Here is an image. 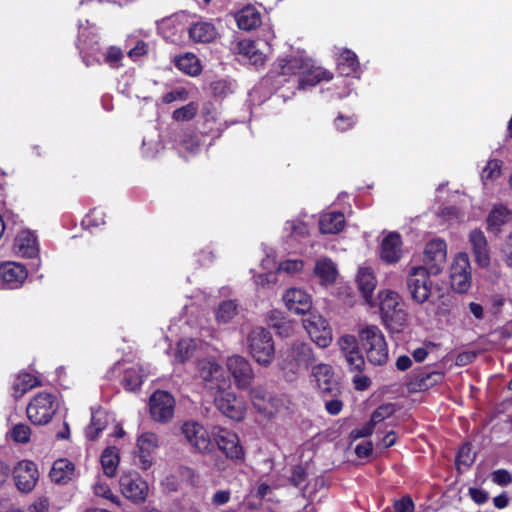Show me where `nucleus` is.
I'll list each match as a JSON object with an SVG mask.
<instances>
[{
    "label": "nucleus",
    "instance_id": "obj_21",
    "mask_svg": "<svg viewBox=\"0 0 512 512\" xmlns=\"http://www.w3.org/2000/svg\"><path fill=\"white\" fill-rule=\"evenodd\" d=\"M27 275L25 266L21 264L6 262L0 265V281L9 289L18 288L27 278Z\"/></svg>",
    "mask_w": 512,
    "mask_h": 512
},
{
    "label": "nucleus",
    "instance_id": "obj_57",
    "mask_svg": "<svg viewBox=\"0 0 512 512\" xmlns=\"http://www.w3.org/2000/svg\"><path fill=\"white\" fill-rule=\"evenodd\" d=\"M374 428H375V425L372 423L371 420H369L361 428L353 429L350 432V438L352 440H357L360 438H365V437L371 436L374 431Z\"/></svg>",
    "mask_w": 512,
    "mask_h": 512
},
{
    "label": "nucleus",
    "instance_id": "obj_14",
    "mask_svg": "<svg viewBox=\"0 0 512 512\" xmlns=\"http://www.w3.org/2000/svg\"><path fill=\"white\" fill-rule=\"evenodd\" d=\"M213 440L227 459L235 462L244 459V449L236 433L226 429H220L213 434Z\"/></svg>",
    "mask_w": 512,
    "mask_h": 512
},
{
    "label": "nucleus",
    "instance_id": "obj_47",
    "mask_svg": "<svg viewBox=\"0 0 512 512\" xmlns=\"http://www.w3.org/2000/svg\"><path fill=\"white\" fill-rule=\"evenodd\" d=\"M333 374V368L328 364H318L314 366L312 376L316 382V388L318 389L323 383L328 381Z\"/></svg>",
    "mask_w": 512,
    "mask_h": 512
},
{
    "label": "nucleus",
    "instance_id": "obj_28",
    "mask_svg": "<svg viewBox=\"0 0 512 512\" xmlns=\"http://www.w3.org/2000/svg\"><path fill=\"white\" fill-rule=\"evenodd\" d=\"M199 377L204 381L206 387L214 389L218 386L216 383L222 375V367L211 359H201L197 364Z\"/></svg>",
    "mask_w": 512,
    "mask_h": 512
},
{
    "label": "nucleus",
    "instance_id": "obj_40",
    "mask_svg": "<svg viewBox=\"0 0 512 512\" xmlns=\"http://www.w3.org/2000/svg\"><path fill=\"white\" fill-rule=\"evenodd\" d=\"M106 426L107 420L102 413H92L91 421L85 429V437L89 441L97 440Z\"/></svg>",
    "mask_w": 512,
    "mask_h": 512
},
{
    "label": "nucleus",
    "instance_id": "obj_62",
    "mask_svg": "<svg viewBox=\"0 0 512 512\" xmlns=\"http://www.w3.org/2000/svg\"><path fill=\"white\" fill-rule=\"evenodd\" d=\"M469 495L471 499L477 504H484L489 499L488 493L480 488H469Z\"/></svg>",
    "mask_w": 512,
    "mask_h": 512
},
{
    "label": "nucleus",
    "instance_id": "obj_51",
    "mask_svg": "<svg viewBox=\"0 0 512 512\" xmlns=\"http://www.w3.org/2000/svg\"><path fill=\"white\" fill-rule=\"evenodd\" d=\"M394 404L388 403L379 406L371 415L370 420L376 426L378 423L391 417L395 413Z\"/></svg>",
    "mask_w": 512,
    "mask_h": 512
},
{
    "label": "nucleus",
    "instance_id": "obj_56",
    "mask_svg": "<svg viewBox=\"0 0 512 512\" xmlns=\"http://www.w3.org/2000/svg\"><path fill=\"white\" fill-rule=\"evenodd\" d=\"M393 508L395 512H414L415 505L412 498L408 495L394 501Z\"/></svg>",
    "mask_w": 512,
    "mask_h": 512
},
{
    "label": "nucleus",
    "instance_id": "obj_61",
    "mask_svg": "<svg viewBox=\"0 0 512 512\" xmlns=\"http://www.w3.org/2000/svg\"><path fill=\"white\" fill-rule=\"evenodd\" d=\"M354 123L355 121L352 116H345L343 114H339L335 119V126L341 132L347 131L348 129L352 128Z\"/></svg>",
    "mask_w": 512,
    "mask_h": 512
},
{
    "label": "nucleus",
    "instance_id": "obj_36",
    "mask_svg": "<svg viewBox=\"0 0 512 512\" xmlns=\"http://www.w3.org/2000/svg\"><path fill=\"white\" fill-rule=\"evenodd\" d=\"M40 385L41 381L38 377L28 372H21L12 384L13 396L15 399L21 398L26 392Z\"/></svg>",
    "mask_w": 512,
    "mask_h": 512
},
{
    "label": "nucleus",
    "instance_id": "obj_9",
    "mask_svg": "<svg viewBox=\"0 0 512 512\" xmlns=\"http://www.w3.org/2000/svg\"><path fill=\"white\" fill-rule=\"evenodd\" d=\"M76 47L87 67L101 64L102 50L97 34L84 29L77 38Z\"/></svg>",
    "mask_w": 512,
    "mask_h": 512
},
{
    "label": "nucleus",
    "instance_id": "obj_18",
    "mask_svg": "<svg viewBox=\"0 0 512 512\" xmlns=\"http://www.w3.org/2000/svg\"><path fill=\"white\" fill-rule=\"evenodd\" d=\"M333 77V72L321 66H316L310 59H306L305 68L302 70L301 77L298 78L297 88L299 90H305L307 88L314 87L323 81L329 82Z\"/></svg>",
    "mask_w": 512,
    "mask_h": 512
},
{
    "label": "nucleus",
    "instance_id": "obj_60",
    "mask_svg": "<svg viewBox=\"0 0 512 512\" xmlns=\"http://www.w3.org/2000/svg\"><path fill=\"white\" fill-rule=\"evenodd\" d=\"M306 477V470L301 465H297L292 470L291 476L289 477V482L291 485L299 487L306 480Z\"/></svg>",
    "mask_w": 512,
    "mask_h": 512
},
{
    "label": "nucleus",
    "instance_id": "obj_26",
    "mask_svg": "<svg viewBox=\"0 0 512 512\" xmlns=\"http://www.w3.org/2000/svg\"><path fill=\"white\" fill-rule=\"evenodd\" d=\"M13 250L20 257H36L39 252L36 236L30 231H21L14 240Z\"/></svg>",
    "mask_w": 512,
    "mask_h": 512
},
{
    "label": "nucleus",
    "instance_id": "obj_5",
    "mask_svg": "<svg viewBox=\"0 0 512 512\" xmlns=\"http://www.w3.org/2000/svg\"><path fill=\"white\" fill-rule=\"evenodd\" d=\"M247 346L250 355L258 364L266 367L272 363L275 346L272 334L268 330L262 327L254 328L248 334Z\"/></svg>",
    "mask_w": 512,
    "mask_h": 512
},
{
    "label": "nucleus",
    "instance_id": "obj_19",
    "mask_svg": "<svg viewBox=\"0 0 512 512\" xmlns=\"http://www.w3.org/2000/svg\"><path fill=\"white\" fill-rule=\"evenodd\" d=\"M186 440L199 452L205 453L212 450V440L206 429L197 422H185L181 428Z\"/></svg>",
    "mask_w": 512,
    "mask_h": 512
},
{
    "label": "nucleus",
    "instance_id": "obj_12",
    "mask_svg": "<svg viewBox=\"0 0 512 512\" xmlns=\"http://www.w3.org/2000/svg\"><path fill=\"white\" fill-rule=\"evenodd\" d=\"M341 355L345 358L350 372L363 373L365 359L359 350V342L354 335L346 334L339 338Z\"/></svg>",
    "mask_w": 512,
    "mask_h": 512
},
{
    "label": "nucleus",
    "instance_id": "obj_54",
    "mask_svg": "<svg viewBox=\"0 0 512 512\" xmlns=\"http://www.w3.org/2000/svg\"><path fill=\"white\" fill-rule=\"evenodd\" d=\"M94 493L96 496L103 497L107 500H109L111 503L119 506V498L116 496L110 487L107 484L104 483H97L94 486Z\"/></svg>",
    "mask_w": 512,
    "mask_h": 512
},
{
    "label": "nucleus",
    "instance_id": "obj_63",
    "mask_svg": "<svg viewBox=\"0 0 512 512\" xmlns=\"http://www.w3.org/2000/svg\"><path fill=\"white\" fill-rule=\"evenodd\" d=\"M49 509V500L46 497L38 498L29 506L30 512H47Z\"/></svg>",
    "mask_w": 512,
    "mask_h": 512
},
{
    "label": "nucleus",
    "instance_id": "obj_2",
    "mask_svg": "<svg viewBox=\"0 0 512 512\" xmlns=\"http://www.w3.org/2000/svg\"><path fill=\"white\" fill-rule=\"evenodd\" d=\"M379 308L382 321L391 332H400L407 322V313L402 307L401 296L392 290L379 293Z\"/></svg>",
    "mask_w": 512,
    "mask_h": 512
},
{
    "label": "nucleus",
    "instance_id": "obj_22",
    "mask_svg": "<svg viewBox=\"0 0 512 512\" xmlns=\"http://www.w3.org/2000/svg\"><path fill=\"white\" fill-rule=\"evenodd\" d=\"M305 60L306 58L302 57L279 58L270 70V77L277 78L297 75L299 78L303 68H305Z\"/></svg>",
    "mask_w": 512,
    "mask_h": 512
},
{
    "label": "nucleus",
    "instance_id": "obj_29",
    "mask_svg": "<svg viewBox=\"0 0 512 512\" xmlns=\"http://www.w3.org/2000/svg\"><path fill=\"white\" fill-rule=\"evenodd\" d=\"M189 37L195 43H211L213 42L217 35V29L211 22L199 21L193 23L189 30Z\"/></svg>",
    "mask_w": 512,
    "mask_h": 512
},
{
    "label": "nucleus",
    "instance_id": "obj_52",
    "mask_svg": "<svg viewBox=\"0 0 512 512\" xmlns=\"http://www.w3.org/2000/svg\"><path fill=\"white\" fill-rule=\"evenodd\" d=\"M102 56H104V62L111 68H118L124 57L122 50L116 46H110L106 53L102 52Z\"/></svg>",
    "mask_w": 512,
    "mask_h": 512
},
{
    "label": "nucleus",
    "instance_id": "obj_34",
    "mask_svg": "<svg viewBox=\"0 0 512 512\" xmlns=\"http://www.w3.org/2000/svg\"><path fill=\"white\" fill-rule=\"evenodd\" d=\"M345 225V217L342 212H329L320 217L319 229L322 234H338Z\"/></svg>",
    "mask_w": 512,
    "mask_h": 512
},
{
    "label": "nucleus",
    "instance_id": "obj_1",
    "mask_svg": "<svg viewBox=\"0 0 512 512\" xmlns=\"http://www.w3.org/2000/svg\"><path fill=\"white\" fill-rule=\"evenodd\" d=\"M315 362L310 344L295 341L281 355L279 367L288 381L295 379L301 370H306Z\"/></svg>",
    "mask_w": 512,
    "mask_h": 512
},
{
    "label": "nucleus",
    "instance_id": "obj_58",
    "mask_svg": "<svg viewBox=\"0 0 512 512\" xmlns=\"http://www.w3.org/2000/svg\"><path fill=\"white\" fill-rule=\"evenodd\" d=\"M492 481L499 486H507L512 482V475L506 469H498L492 472Z\"/></svg>",
    "mask_w": 512,
    "mask_h": 512
},
{
    "label": "nucleus",
    "instance_id": "obj_43",
    "mask_svg": "<svg viewBox=\"0 0 512 512\" xmlns=\"http://www.w3.org/2000/svg\"><path fill=\"white\" fill-rule=\"evenodd\" d=\"M142 383H143L142 376L136 369L129 368V369L125 370L122 380H121V384L125 390L136 391L137 389L140 388Z\"/></svg>",
    "mask_w": 512,
    "mask_h": 512
},
{
    "label": "nucleus",
    "instance_id": "obj_11",
    "mask_svg": "<svg viewBox=\"0 0 512 512\" xmlns=\"http://www.w3.org/2000/svg\"><path fill=\"white\" fill-rule=\"evenodd\" d=\"M451 287L457 293H465L471 287V266L468 255L459 253L450 267Z\"/></svg>",
    "mask_w": 512,
    "mask_h": 512
},
{
    "label": "nucleus",
    "instance_id": "obj_33",
    "mask_svg": "<svg viewBox=\"0 0 512 512\" xmlns=\"http://www.w3.org/2000/svg\"><path fill=\"white\" fill-rule=\"evenodd\" d=\"M356 281L365 302L370 306H374L373 292L377 282L373 273L367 268L360 269Z\"/></svg>",
    "mask_w": 512,
    "mask_h": 512
},
{
    "label": "nucleus",
    "instance_id": "obj_31",
    "mask_svg": "<svg viewBox=\"0 0 512 512\" xmlns=\"http://www.w3.org/2000/svg\"><path fill=\"white\" fill-rule=\"evenodd\" d=\"M237 26L241 30H254L261 24L260 12L251 5L243 7L235 14Z\"/></svg>",
    "mask_w": 512,
    "mask_h": 512
},
{
    "label": "nucleus",
    "instance_id": "obj_4",
    "mask_svg": "<svg viewBox=\"0 0 512 512\" xmlns=\"http://www.w3.org/2000/svg\"><path fill=\"white\" fill-rule=\"evenodd\" d=\"M430 270L424 266H412L409 268L405 284L412 302L422 305L426 303L432 295L433 281Z\"/></svg>",
    "mask_w": 512,
    "mask_h": 512
},
{
    "label": "nucleus",
    "instance_id": "obj_15",
    "mask_svg": "<svg viewBox=\"0 0 512 512\" xmlns=\"http://www.w3.org/2000/svg\"><path fill=\"white\" fill-rule=\"evenodd\" d=\"M303 326L311 340L319 347L326 348L331 344L332 329L321 315L310 314L309 318L303 320Z\"/></svg>",
    "mask_w": 512,
    "mask_h": 512
},
{
    "label": "nucleus",
    "instance_id": "obj_41",
    "mask_svg": "<svg viewBox=\"0 0 512 512\" xmlns=\"http://www.w3.org/2000/svg\"><path fill=\"white\" fill-rule=\"evenodd\" d=\"M202 117L204 119L202 133L206 134V135H210L213 138L219 137V135H220L219 127H216V128L213 127V125L216 124L217 119H216L215 113L213 112L211 104H206L203 107Z\"/></svg>",
    "mask_w": 512,
    "mask_h": 512
},
{
    "label": "nucleus",
    "instance_id": "obj_59",
    "mask_svg": "<svg viewBox=\"0 0 512 512\" xmlns=\"http://www.w3.org/2000/svg\"><path fill=\"white\" fill-rule=\"evenodd\" d=\"M188 97V92L185 88H179L168 93H165L162 96V102L164 104H170L176 100H186Z\"/></svg>",
    "mask_w": 512,
    "mask_h": 512
},
{
    "label": "nucleus",
    "instance_id": "obj_42",
    "mask_svg": "<svg viewBox=\"0 0 512 512\" xmlns=\"http://www.w3.org/2000/svg\"><path fill=\"white\" fill-rule=\"evenodd\" d=\"M238 311L237 303L234 300L223 301L216 312V320L218 323H228Z\"/></svg>",
    "mask_w": 512,
    "mask_h": 512
},
{
    "label": "nucleus",
    "instance_id": "obj_35",
    "mask_svg": "<svg viewBox=\"0 0 512 512\" xmlns=\"http://www.w3.org/2000/svg\"><path fill=\"white\" fill-rule=\"evenodd\" d=\"M174 65L178 70L192 77L198 76L202 72L200 60L194 53L188 52L176 56Z\"/></svg>",
    "mask_w": 512,
    "mask_h": 512
},
{
    "label": "nucleus",
    "instance_id": "obj_46",
    "mask_svg": "<svg viewBox=\"0 0 512 512\" xmlns=\"http://www.w3.org/2000/svg\"><path fill=\"white\" fill-rule=\"evenodd\" d=\"M198 112V105L194 102H190L187 105H184L172 113V118L175 121H190L192 120Z\"/></svg>",
    "mask_w": 512,
    "mask_h": 512
},
{
    "label": "nucleus",
    "instance_id": "obj_10",
    "mask_svg": "<svg viewBox=\"0 0 512 512\" xmlns=\"http://www.w3.org/2000/svg\"><path fill=\"white\" fill-rule=\"evenodd\" d=\"M119 485L122 494L135 504L144 503L149 487L137 472H125L120 476Z\"/></svg>",
    "mask_w": 512,
    "mask_h": 512
},
{
    "label": "nucleus",
    "instance_id": "obj_44",
    "mask_svg": "<svg viewBox=\"0 0 512 512\" xmlns=\"http://www.w3.org/2000/svg\"><path fill=\"white\" fill-rule=\"evenodd\" d=\"M317 392L320 397L341 396L342 387L335 374H333L328 381L317 389Z\"/></svg>",
    "mask_w": 512,
    "mask_h": 512
},
{
    "label": "nucleus",
    "instance_id": "obj_7",
    "mask_svg": "<svg viewBox=\"0 0 512 512\" xmlns=\"http://www.w3.org/2000/svg\"><path fill=\"white\" fill-rule=\"evenodd\" d=\"M214 404L229 419L240 422L245 418L246 402L231 391H219L214 398Z\"/></svg>",
    "mask_w": 512,
    "mask_h": 512
},
{
    "label": "nucleus",
    "instance_id": "obj_45",
    "mask_svg": "<svg viewBox=\"0 0 512 512\" xmlns=\"http://www.w3.org/2000/svg\"><path fill=\"white\" fill-rule=\"evenodd\" d=\"M141 453H152L158 447V436L152 432L143 433L137 440Z\"/></svg>",
    "mask_w": 512,
    "mask_h": 512
},
{
    "label": "nucleus",
    "instance_id": "obj_50",
    "mask_svg": "<svg viewBox=\"0 0 512 512\" xmlns=\"http://www.w3.org/2000/svg\"><path fill=\"white\" fill-rule=\"evenodd\" d=\"M180 145L188 152H196L201 144L198 135L193 131H188L183 133Z\"/></svg>",
    "mask_w": 512,
    "mask_h": 512
},
{
    "label": "nucleus",
    "instance_id": "obj_13",
    "mask_svg": "<svg viewBox=\"0 0 512 512\" xmlns=\"http://www.w3.org/2000/svg\"><path fill=\"white\" fill-rule=\"evenodd\" d=\"M447 244L442 239H433L429 241L424 249L422 266L427 267L430 273L439 275L446 263Z\"/></svg>",
    "mask_w": 512,
    "mask_h": 512
},
{
    "label": "nucleus",
    "instance_id": "obj_3",
    "mask_svg": "<svg viewBox=\"0 0 512 512\" xmlns=\"http://www.w3.org/2000/svg\"><path fill=\"white\" fill-rule=\"evenodd\" d=\"M358 337L367 360L371 364L375 366L386 364L388 361V346L379 327L368 325L359 331Z\"/></svg>",
    "mask_w": 512,
    "mask_h": 512
},
{
    "label": "nucleus",
    "instance_id": "obj_64",
    "mask_svg": "<svg viewBox=\"0 0 512 512\" xmlns=\"http://www.w3.org/2000/svg\"><path fill=\"white\" fill-rule=\"evenodd\" d=\"M502 252L504 261L508 266L512 267V233L507 237Z\"/></svg>",
    "mask_w": 512,
    "mask_h": 512
},
{
    "label": "nucleus",
    "instance_id": "obj_39",
    "mask_svg": "<svg viewBox=\"0 0 512 512\" xmlns=\"http://www.w3.org/2000/svg\"><path fill=\"white\" fill-rule=\"evenodd\" d=\"M100 462L106 476L112 478L116 475L119 456L115 447H107L101 454Z\"/></svg>",
    "mask_w": 512,
    "mask_h": 512
},
{
    "label": "nucleus",
    "instance_id": "obj_27",
    "mask_svg": "<svg viewBox=\"0 0 512 512\" xmlns=\"http://www.w3.org/2000/svg\"><path fill=\"white\" fill-rule=\"evenodd\" d=\"M336 69L341 76L359 78L361 74L360 62L355 52L345 48L338 57Z\"/></svg>",
    "mask_w": 512,
    "mask_h": 512
},
{
    "label": "nucleus",
    "instance_id": "obj_25",
    "mask_svg": "<svg viewBox=\"0 0 512 512\" xmlns=\"http://www.w3.org/2000/svg\"><path fill=\"white\" fill-rule=\"evenodd\" d=\"M75 464L67 458H59L54 461L50 472V480L58 485H66L75 478Z\"/></svg>",
    "mask_w": 512,
    "mask_h": 512
},
{
    "label": "nucleus",
    "instance_id": "obj_38",
    "mask_svg": "<svg viewBox=\"0 0 512 512\" xmlns=\"http://www.w3.org/2000/svg\"><path fill=\"white\" fill-rule=\"evenodd\" d=\"M238 52L240 55L246 57L251 64L261 66L265 62V56L259 52L256 43L249 39H244L238 42Z\"/></svg>",
    "mask_w": 512,
    "mask_h": 512
},
{
    "label": "nucleus",
    "instance_id": "obj_49",
    "mask_svg": "<svg viewBox=\"0 0 512 512\" xmlns=\"http://www.w3.org/2000/svg\"><path fill=\"white\" fill-rule=\"evenodd\" d=\"M11 438L17 443H28L31 438V428L27 424H16L11 430Z\"/></svg>",
    "mask_w": 512,
    "mask_h": 512
},
{
    "label": "nucleus",
    "instance_id": "obj_23",
    "mask_svg": "<svg viewBox=\"0 0 512 512\" xmlns=\"http://www.w3.org/2000/svg\"><path fill=\"white\" fill-rule=\"evenodd\" d=\"M402 238L398 232H390L385 236L380 246V257L388 263H397L402 256Z\"/></svg>",
    "mask_w": 512,
    "mask_h": 512
},
{
    "label": "nucleus",
    "instance_id": "obj_48",
    "mask_svg": "<svg viewBox=\"0 0 512 512\" xmlns=\"http://www.w3.org/2000/svg\"><path fill=\"white\" fill-rule=\"evenodd\" d=\"M502 171V161L498 159H491L487 162L486 166L482 171V179L484 180H496L500 177Z\"/></svg>",
    "mask_w": 512,
    "mask_h": 512
},
{
    "label": "nucleus",
    "instance_id": "obj_6",
    "mask_svg": "<svg viewBox=\"0 0 512 512\" xmlns=\"http://www.w3.org/2000/svg\"><path fill=\"white\" fill-rule=\"evenodd\" d=\"M59 408L57 396L53 393L39 392L29 402L26 414L34 425L48 424Z\"/></svg>",
    "mask_w": 512,
    "mask_h": 512
},
{
    "label": "nucleus",
    "instance_id": "obj_53",
    "mask_svg": "<svg viewBox=\"0 0 512 512\" xmlns=\"http://www.w3.org/2000/svg\"><path fill=\"white\" fill-rule=\"evenodd\" d=\"M341 396L321 397L325 404V410L332 416L338 415L344 406Z\"/></svg>",
    "mask_w": 512,
    "mask_h": 512
},
{
    "label": "nucleus",
    "instance_id": "obj_8",
    "mask_svg": "<svg viewBox=\"0 0 512 512\" xmlns=\"http://www.w3.org/2000/svg\"><path fill=\"white\" fill-rule=\"evenodd\" d=\"M176 401L172 394L164 390H156L149 399L151 418L159 423H168L174 416Z\"/></svg>",
    "mask_w": 512,
    "mask_h": 512
},
{
    "label": "nucleus",
    "instance_id": "obj_16",
    "mask_svg": "<svg viewBox=\"0 0 512 512\" xmlns=\"http://www.w3.org/2000/svg\"><path fill=\"white\" fill-rule=\"evenodd\" d=\"M15 485L22 493L31 492L39 478L37 465L31 460H22L13 470Z\"/></svg>",
    "mask_w": 512,
    "mask_h": 512
},
{
    "label": "nucleus",
    "instance_id": "obj_32",
    "mask_svg": "<svg viewBox=\"0 0 512 512\" xmlns=\"http://www.w3.org/2000/svg\"><path fill=\"white\" fill-rule=\"evenodd\" d=\"M443 378L444 374L440 371L424 369L413 373L411 385L419 391H425L442 382Z\"/></svg>",
    "mask_w": 512,
    "mask_h": 512
},
{
    "label": "nucleus",
    "instance_id": "obj_20",
    "mask_svg": "<svg viewBox=\"0 0 512 512\" xmlns=\"http://www.w3.org/2000/svg\"><path fill=\"white\" fill-rule=\"evenodd\" d=\"M287 309L294 314L304 315L312 308L311 296L302 289L290 288L283 295Z\"/></svg>",
    "mask_w": 512,
    "mask_h": 512
},
{
    "label": "nucleus",
    "instance_id": "obj_37",
    "mask_svg": "<svg viewBox=\"0 0 512 512\" xmlns=\"http://www.w3.org/2000/svg\"><path fill=\"white\" fill-rule=\"evenodd\" d=\"M314 273L320 278L321 283L325 285L333 284L336 281L338 275L334 263L328 258L317 260L314 267Z\"/></svg>",
    "mask_w": 512,
    "mask_h": 512
},
{
    "label": "nucleus",
    "instance_id": "obj_17",
    "mask_svg": "<svg viewBox=\"0 0 512 512\" xmlns=\"http://www.w3.org/2000/svg\"><path fill=\"white\" fill-rule=\"evenodd\" d=\"M227 368L231 373L235 385L239 389L248 388L254 378V373L249 361L240 355H233L227 360Z\"/></svg>",
    "mask_w": 512,
    "mask_h": 512
},
{
    "label": "nucleus",
    "instance_id": "obj_55",
    "mask_svg": "<svg viewBox=\"0 0 512 512\" xmlns=\"http://www.w3.org/2000/svg\"><path fill=\"white\" fill-rule=\"evenodd\" d=\"M456 461L465 466H470L474 462V455H472V447L470 443L464 444L456 455Z\"/></svg>",
    "mask_w": 512,
    "mask_h": 512
},
{
    "label": "nucleus",
    "instance_id": "obj_24",
    "mask_svg": "<svg viewBox=\"0 0 512 512\" xmlns=\"http://www.w3.org/2000/svg\"><path fill=\"white\" fill-rule=\"evenodd\" d=\"M469 242L477 264L480 267H487L490 264V253L484 232L480 229L472 230L469 234Z\"/></svg>",
    "mask_w": 512,
    "mask_h": 512
},
{
    "label": "nucleus",
    "instance_id": "obj_30",
    "mask_svg": "<svg viewBox=\"0 0 512 512\" xmlns=\"http://www.w3.org/2000/svg\"><path fill=\"white\" fill-rule=\"evenodd\" d=\"M512 217V212L503 204L495 205L486 219L487 231L498 234L501 227L507 224Z\"/></svg>",
    "mask_w": 512,
    "mask_h": 512
}]
</instances>
